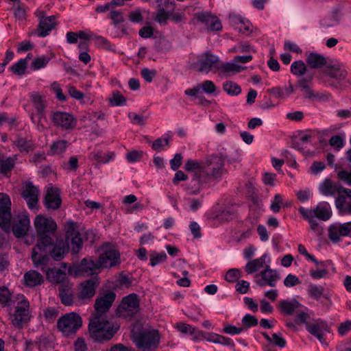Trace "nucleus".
Returning a JSON list of instances; mask_svg holds the SVG:
<instances>
[{
    "label": "nucleus",
    "mask_w": 351,
    "mask_h": 351,
    "mask_svg": "<svg viewBox=\"0 0 351 351\" xmlns=\"http://www.w3.org/2000/svg\"><path fill=\"white\" fill-rule=\"evenodd\" d=\"M223 90L229 95H237L241 93V87L232 81L226 82L223 84Z\"/></svg>",
    "instance_id": "obj_47"
},
{
    "label": "nucleus",
    "mask_w": 351,
    "mask_h": 351,
    "mask_svg": "<svg viewBox=\"0 0 351 351\" xmlns=\"http://www.w3.org/2000/svg\"><path fill=\"white\" fill-rule=\"evenodd\" d=\"M340 189L344 187L338 186L329 178H326L318 187L319 193L324 196H335L337 193L340 195L343 192Z\"/></svg>",
    "instance_id": "obj_27"
},
{
    "label": "nucleus",
    "mask_w": 351,
    "mask_h": 351,
    "mask_svg": "<svg viewBox=\"0 0 351 351\" xmlns=\"http://www.w3.org/2000/svg\"><path fill=\"white\" fill-rule=\"evenodd\" d=\"M82 245V240L79 234H75L71 238V247L73 253L79 252Z\"/></svg>",
    "instance_id": "obj_59"
},
{
    "label": "nucleus",
    "mask_w": 351,
    "mask_h": 351,
    "mask_svg": "<svg viewBox=\"0 0 351 351\" xmlns=\"http://www.w3.org/2000/svg\"><path fill=\"white\" fill-rule=\"evenodd\" d=\"M108 17L112 21L115 26L124 21L123 14L119 10H112L109 13Z\"/></svg>",
    "instance_id": "obj_61"
},
{
    "label": "nucleus",
    "mask_w": 351,
    "mask_h": 351,
    "mask_svg": "<svg viewBox=\"0 0 351 351\" xmlns=\"http://www.w3.org/2000/svg\"><path fill=\"white\" fill-rule=\"evenodd\" d=\"M133 342L140 351H153L159 344L160 336L157 330L149 328L134 327L132 330Z\"/></svg>",
    "instance_id": "obj_4"
},
{
    "label": "nucleus",
    "mask_w": 351,
    "mask_h": 351,
    "mask_svg": "<svg viewBox=\"0 0 351 351\" xmlns=\"http://www.w3.org/2000/svg\"><path fill=\"white\" fill-rule=\"evenodd\" d=\"M82 326L81 316L75 313L71 312L62 315L57 322V328L63 335L69 337L77 332Z\"/></svg>",
    "instance_id": "obj_6"
},
{
    "label": "nucleus",
    "mask_w": 351,
    "mask_h": 351,
    "mask_svg": "<svg viewBox=\"0 0 351 351\" xmlns=\"http://www.w3.org/2000/svg\"><path fill=\"white\" fill-rule=\"evenodd\" d=\"M241 277V271L239 269H229L225 276V279L230 282H236Z\"/></svg>",
    "instance_id": "obj_57"
},
{
    "label": "nucleus",
    "mask_w": 351,
    "mask_h": 351,
    "mask_svg": "<svg viewBox=\"0 0 351 351\" xmlns=\"http://www.w3.org/2000/svg\"><path fill=\"white\" fill-rule=\"evenodd\" d=\"M202 339L213 343L234 346V343L230 339L214 332H204Z\"/></svg>",
    "instance_id": "obj_37"
},
{
    "label": "nucleus",
    "mask_w": 351,
    "mask_h": 351,
    "mask_svg": "<svg viewBox=\"0 0 351 351\" xmlns=\"http://www.w3.org/2000/svg\"><path fill=\"white\" fill-rule=\"evenodd\" d=\"M199 86L201 87V90L208 95L213 94L217 90L215 84L208 80L204 81L202 84H199Z\"/></svg>",
    "instance_id": "obj_56"
},
{
    "label": "nucleus",
    "mask_w": 351,
    "mask_h": 351,
    "mask_svg": "<svg viewBox=\"0 0 351 351\" xmlns=\"http://www.w3.org/2000/svg\"><path fill=\"white\" fill-rule=\"evenodd\" d=\"M29 99L32 105L38 114L39 121H40L43 118V112L46 107L45 97L39 93L33 92L29 94Z\"/></svg>",
    "instance_id": "obj_32"
},
{
    "label": "nucleus",
    "mask_w": 351,
    "mask_h": 351,
    "mask_svg": "<svg viewBox=\"0 0 351 351\" xmlns=\"http://www.w3.org/2000/svg\"><path fill=\"white\" fill-rule=\"evenodd\" d=\"M50 119L54 125L60 128L63 130H71L77 125V120L75 117L66 112H51Z\"/></svg>",
    "instance_id": "obj_13"
},
{
    "label": "nucleus",
    "mask_w": 351,
    "mask_h": 351,
    "mask_svg": "<svg viewBox=\"0 0 351 351\" xmlns=\"http://www.w3.org/2000/svg\"><path fill=\"white\" fill-rule=\"evenodd\" d=\"M278 306L280 311L285 315H291L295 313L303 306L295 299L282 300L278 302Z\"/></svg>",
    "instance_id": "obj_31"
},
{
    "label": "nucleus",
    "mask_w": 351,
    "mask_h": 351,
    "mask_svg": "<svg viewBox=\"0 0 351 351\" xmlns=\"http://www.w3.org/2000/svg\"><path fill=\"white\" fill-rule=\"evenodd\" d=\"M294 92V88L291 84L284 88L275 87L271 90V93L278 98L285 99Z\"/></svg>",
    "instance_id": "obj_40"
},
{
    "label": "nucleus",
    "mask_w": 351,
    "mask_h": 351,
    "mask_svg": "<svg viewBox=\"0 0 351 351\" xmlns=\"http://www.w3.org/2000/svg\"><path fill=\"white\" fill-rule=\"evenodd\" d=\"M308 293L311 298L318 300L324 293V287L320 285H310L308 287Z\"/></svg>",
    "instance_id": "obj_53"
},
{
    "label": "nucleus",
    "mask_w": 351,
    "mask_h": 351,
    "mask_svg": "<svg viewBox=\"0 0 351 351\" xmlns=\"http://www.w3.org/2000/svg\"><path fill=\"white\" fill-rule=\"evenodd\" d=\"M62 199L60 197V190L53 186H49L47 189L45 197V204L47 209L56 210L61 205Z\"/></svg>",
    "instance_id": "obj_25"
},
{
    "label": "nucleus",
    "mask_w": 351,
    "mask_h": 351,
    "mask_svg": "<svg viewBox=\"0 0 351 351\" xmlns=\"http://www.w3.org/2000/svg\"><path fill=\"white\" fill-rule=\"evenodd\" d=\"M203 197H188L185 199L184 208L189 211L195 212L202 207Z\"/></svg>",
    "instance_id": "obj_41"
},
{
    "label": "nucleus",
    "mask_w": 351,
    "mask_h": 351,
    "mask_svg": "<svg viewBox=\"0 0 351 351\" xmlns=\"http://www.w3.org/2000/svg\"><path fill=\"white\" fill-rule=\"evenodd\" d=\"M16 303L14 313L11 315V321L14 326L20 327L29 319V304L26 298L21 294L15 297Z\"/></svg>",
    "instance_id": "obj_9"
},
{
    "label": "nucleus",
    "mask_w": 351,
    "mask_h": 351,
    "mask_svg": "<svg viewBox=\"0 0 351 351\" xmlns=\"http://www.w3.org/2000/svg\"><path fill=\"white\" fill-rule=\"evenodd\" d=\"M23 282L26 287L33 288L43 282V276L35 270H29L23 276Z\"/></svg>",
    "instance_id": "obj_34"
},
{
    "label": "nucleus",
    "mask_w": 351,
    "mask_h": 351,
    "mask_svg": "<svg viewBox=\"0 0 351 351\" xmlns=\"http://www.w3.org/2000/svg\"><path fill=\"white\" fill-rule=\"evenodd\" d=\"M16 156L14 157H9L0 162V171L6 173L10 171L14 165Z\"/></svg>",
    "instance_id": "obj_55"
},
{
    "label": "nucleus",
    "mask_w": 351,
    "mask_h": 351,
    "mask_svg": "<svg viewBox=\"0 0 351 351\" xmlns=\"http://www.w3.org/2000/svg\"><path fill=\"white\" fill-rule=\"evenodd\" d=\"M351 232V221L343 223H333L329 226L328 237L334 243L338 242L341 237H347Z\"/></svg>",
    "instance_id": "obj_21"
},
{
    "label": "nucleus",
    "mask_w": 351,
    "mask_h": 351,
    "mask_svg": "<svg viewBox=\"0 0 351 351\" xmlns=\"http://www.w3.org/2000/svg\"><path fill=\"white\" fill-rule=\"evenodd\" d=\"M313 79V76L300 79L297 82V86L303 92L305 97L312 99L313 97V91L309 86L308 82Z\"/></svg>",
    "instance_id": "obj_39"
},
{
    "label": "nucleus",
    "mask_w": 351,
    "mask_h": 351,
    "mask_svg": "<svg viewBox=\"0 0 351 351\" xmlns=\"http://www.w3.org/2000/svg\"><path fill=\"white\" fill-rule=\"evenodd\" d=\"M11 302V293L6 287H0V303L5 306L10 305Z\"/></svg>",
    "instance_id": "obj_60"
},
{
    "label": "nucleus",
    "mask_w": 351,
    "mask_h": 351,
    "mask_svg": "<svg viewBox=\"0 0 351 351\" xmlns=\"http://www.w3.org/2000/svg\"><path fill=\"white\" fill-rule=\"evenodd\" d=\"M118 328L101 315L92 317L88 325L89 334L91 338L96 341L110 340Z\"/></svg>",
    "instance_id": "obj_3"
},
{
    "label": "nucleus",
    "mask_w": 351,
    "mask_h": 351,
    "mask_svg": "<svg viewBox=\"0 0 351 351\" xmlns=\"http://www.w3.org/2000/svg\"><path fill=\"white\" fill-rule=\"evenodd\" d=\"M139 311V301L136 294L132 293L124 297L117 308L120 317H128L136 315Z\"/></svg>",
    "instance_id": "obj_12"
},
{
    "label": "nucleus",
    "mask_w": 351,
    "mask_h": 351,
    "mask_svg": "<svg viewBox=\"0 0 351 351\" xmlns=\"http://www.w3.org/2000/svg\"><path fill=\"white\" fill-rule=\"evenodd\" d=\"M345 138V134L333 136L330 138L329 143L332 147H335L337 150H339L344 145Z\"/></svg>",
    "instance_id": "obj_54"
},
{
    "label": "nucleus",
    "mask_w": 351,
    "mask_h": 351,
    "mask_svg": "<svg viewBox=\"0 0 351 351\" xmlns=\"http://www.w3.org/2000/svg\"><path fill=\"white\" fill-rule=\"evenodd\" d=\"M306 64L312 69H320L326 64V59L322 54L311 52L306 55Z\"/></svg>",
    "instance_id": "obj_36"
},
{
    "label": "nucleus",
    "mask_w": 351,
    "mask_h": 351,
    "mask_svg": "<svg viewBox=\"0 0 351 351\" xmlns=\"http://www.w3.org/2000/svg\"><path fill=\"white\" fill-rule=\"evenodd\" d=\"M47 278L53 283H60L65 280L66 278V266L62 265L61 267L47 269V265L45 270Z\"/></svg>",
    "instance_id": "obj_28"
},
{
    "label": "nucleus",
    "mask_w": 351,
    "mask_h": 351,
    "mask_svg": "<svg viewBox=\"0 0 351 351\" xmlns=\"http://www.w3.org/2000/svg\"><path fill=\"white\" fill-rule=\"evenodd\" d=\"M326 73L331 77L342 80L347 76V70L345 64L339 60L331 61L326 66Z\"/></svg>",
    "instance_id": "obj_26"
},
{
    "label": "nucleus",
    "mask_w": 351,
    "mask_h": 351,
    "mask_svg": "<svg viewBox=\"0 0 351 351\" xmlns=\"http://www.w3.org/2000/svg\"><path fill=\"white\" fill-rule=\"evenodd\" d=\"M194 19L198 22L204 23L206 28L210 31H220L222 29L221 21L215 15L208 12H197L194 15Z\"/></svg>",
    "instance_id": "obj_19"
},
{
    "label": "nucleus",
    "mask_w": 351,
    "mask_h": 351,
    "mask_svg": "<svg viewBox=\"0 0 351 351\" xmlns=\"http://www.w3.org/2000/svg\"><path fill=\"white\" fill-rule=\"evenodd\" d=\"M14 145L21 152H29L33 149L32 142L25 138L19 137L14 143Z\"/></svg>",
    "instance_id": "obj_44"
},
{
    "label": "nucleus",
    "mask_w": 351,
    "mask_h": 351,
    "mask_svg": "<svg viewBox=\"0 0 351 351\" xmlns=\"http://www.w3.org/2000/svg\"><path fill=\"white\" fill-rule=\"evenodd\" d=\"M263 337L266 340L279 348H284L286 346V340L282 337L280 333H274L271 337L269 336L268 334L263 332Z\"/></svg>",
    "instance_id": "obj_42"
},
{
    "label": "nucleus",
    "mask_w": 351,
    "mask_h": 351,
    "mask_svg": "<svg viewBox=\"0 0 351 351\" xmlns=\"http://www.w3.org/2000/svg\"><path fill=\"white\" fill-rule=\"evenodd\" d=\"M22 196L30 209H34L37 207L39 191L32 182H27L25 183Z\"/></svg>",
    "instance_id": "obj_23"
},
{
    "label": "nucleus",
    "mask_w": 351,
    "mask_h": 351,
    "mask_svg": "<svg viewBox=\"0 0 351 351\" xmlns=\"http://www.w3.org/2000/svg\"><path fill=\"white\" fill-rule=\"evenodd\" d=\"M306 330L324 344L326 343L324 337L330 332V327L326 320L317 319L310 324H306Z\"/></svg>",
    "instance_id": "obj_15"
},
{
    "label": "nucleus",
    "mask_w": 351,
    "mask_h": 351,
    "mask_svg": "<svg viewBox=\"0 0 351 351\" xmlns=\"http://www.w3.org/2000/svg\"><path fill=\"white\" fill-rule=\"evenodd\" d=\"M269 263V256L267 254H264L260 258L247 262L245 267V271L247 274H252L265 267Z\"/></svg>",
    "instance_id": "obj_29"
},
{
    "label": "nucleus",
    "mask_w": 351,
    "mask_h": 351,
    "mask_svg": "<svg viewBox=\"0 0 351 351\" xmlns=\"http://www.w3.org/2000/svg\"><path fill=\"white\" fill-rule=\"evenodd\" d=\"M116 298V294L112 291H108L101 294L95 300V308L97 313L106 312L112 306Z\"/></svg>",
    "instance_id": "obj_24"
},
{
    "label": "nucleus",
    "mask_w": 351,
    "mask_h": 351,
    "mask_svg": "<svg viewBox=\"0 0 351 351\" xmlns=\"http://www.w3.org/2000/svg\"><path fill=\"white\" fill-rule=\"evenodd\" d=\"M35 14L39 21L38 36L45 37L55 28L57 17L56 15L46 16L45 12L40 10H37Z\"/></svg>",
    "instance_id": "obj_14"
},
{
    "label": "nucleus",
    "mask_w": 351,
    "mask_h": 351,
    "mask_svg": "<svg viewBox=\"0 0 351 351\" xmlns=\"http://www.w3.org/2000/svg\"><path fill=\"white\" fill-rule=\"evenodd\" d=\"M169 139L167 137H162L156 139L152 143L153 149L157 152L162 151L165 147L169 145Z\"/></svg>",
    "instance_id": "obj_58"
},
{
    "label": "nucleus",
    "mask_w": 351,
    "mask_h": 351,
    "mask_svg": "<svg viewBox=\"0 0 351 351\" xmlns=\"http://www.w3.org/2000/svg\"><path fill=\"white\" fill-rule=\"evenodd\" d=\"M280 276L276 270L270 268L269 264L265 265L264 270L256 274L254 282L261 287L268 285L275 287Z\"/></svg>",
    "instance_id": "obj_17"
},
{
    "label": "nucleus",
    "mask_w": 351,
    "mask_h": 351,
    "mask_svg": "<svg viewBox=\"0 0 351 351\" xmlns=\"http://www.w3.org/2000/svg\"><path fill=\"white\" fill-rule=\"evenodd\" d=\"M129 20L132 23H141L143 21V10L139 8L131 11L128 14Z\"/></svg>",
    "instance_id": "obj_62"
},
{
    "label": "nucleus",
    "mask_w": 351,
    "mask_h": 351,
    "mask_svg": "<svg viewBox=\"0 0 351 351\" xmlns=\"http://www.w3.org/2000/svg\"><path fill=\"white\" fill-rule=\"evenodd\" d=\"M109 102L112 106H125L126 104L125 97L118 91L112 93L111 97L109 99Z\"/></svg>",
    "instance_id": "obj_52"
},
{
    "label": "nucleus",
    "mask_w": 351,
    "mask_h": 351,
    "mask_svg": "<svg viewBox=\"0 0 351 351\" xmlns=\"http://www.w3.org/2000/svg\"><path fill=\"white\" fill-rule=\"evenodd\" d=\"M298 212L308 223L310 229L317 234L322 232L317 221H328L332 216L331 207L326 202H321L311 208L300 206L298 208Z\"/></svg>",
    "instance_id": "obj_2"
},
{
    "label": "nucleus",
    "mask_w": 351,
    "mask_h": 351,
    "mask_svg": "<svg viewBox=\"0 0 351 351\" xmlns=\"http://www.w3.org/2000/svg\"><path fill=\"white\" fill-rule=\"evenodd\" d=\"M49 58L45 56H41L35 58L31 64L30 69L34 71H37L45 68L49 62Z\"/></svg>",
    "instance_id": "obj_45"
},
{
    "label": "nucleus",
    "mask_w": 351,
    "mask_h": 351,
    "mask_svg": "<svg viewBox=\"0 0 351 351\" xmlns=\"http://www.w3.org/2000/svg\"><path fill=\"white\" fill-rule=\"evenodd\" d=\"M34 223L40 238L45 237V234L53 232L57 228L56 223L52 218L44 215H38L35 218Z\"/></svg>",
    "instance_id": "obj_20"
},
{
    "label": "nucleus",
    "mask_w": 351,
    "mask_h": 351,
    "mask_svg": "<svg viewBox=\"0 0 351 351\" xmlns=\"http://www.w3.org/2000/svg\"><path fill=\"white\" fill-rule=\"evenodd\" d=\"M308 309H307L306 307L303 306L302 308H299V311H298L295 316V322L298 324H304L306 326V324H310L308 322V319L310 317L309 314L308 313Z\"/></svg>",
    "instance_id": "obj_50"
},
{
    "label": "nucleus",
    "mask_w": 351,
    "mask_h": 351,
    "mask_svg": "<svg viewBox=\"0 0 351 351\" xmlns=\"http://www.w3.org/2000/svg\"><path fill=\"white\" fill-rule=\"evenodd\" d=\"M137 197L133 194L126 195L123 198L122 204L125 205L124 210L126 213L131 214L143 209L144 206L142 204L135 203Z\"/></svg>",
    "instance_id": "obj_33"
},
{
    "label": "nucleus",
    "mask_w": 351,
    "mask_h": 351,
    "mask_svg": "<svg viewBox=\"0 0 351 351\" xmlns=\"http://www.w3.org/2000/svg\"><path fill=\"white\" fill-rule=\"evenodd\" d=\"M143 152L142 151L132 150L126 154L125 158L130 162H136L142 158Z\"/></svg>",
    "instance_id": "obj_63"
},
{
    "label": "nucleus",
    "mask_w": 351,
    "mask_h": 351,
    "mask_svg": "<svg viewBox=\"0 0 351 351\" xmlns=\"http://www.w3.org/2000/svg\"><path fill=\"white\" fill-rule=\"evenodd\" d=\"M27 69L26 60L20 59L10 67V71L15 75H22Z\"/></svg>",
    "instance_id": "obj_51"
},
{
    "label": "nucleus",
    "mask_w": 351,
    "mask_h": 351,
    "mask_svg": "<svg viewBox=\"0 0 351 351\" xmlns=\"http://www.w3.org/2000/svg\"><path fill=\"white\" fill-rule=\"evenodd\" d=\"M93 38L95 45L97 47L109 51H114L115 50L114 46L112 45L106 38L101 36H97L93 37Z\"/></svg>",
    "instance_id": "obj_43"
},
{
    "label": "nucleus",
    "mask_w": 351,
    "mask_h": 351,
    "mask_svg": "<svg viewBox=\"0 0 351 351\" xmlns=\"http://www.w3.org/2000/svg\"><path fill=\"white\" fill-rule=\"evenodd\" d=\"M30 220L28 216L23 215L17 217L16 220L12 226V231L17 237H21L26 234L29 230Z\"/></svg>",
    "instance_id": "obj_30"
},
{
    "label": "nucleus",
    "mask_w": 351,
    "mask_h": 351,
    "mask_svg": "<svg viewBox=\"0 0 351 351\" xmlns=\"http://www.w3.org/2000/svg\"><path fill=\"white\" fill-rule=\"evenodd\" d=\"M11 218L10 197L5 193H0V226L6 231L10 230Z\"/></svg>",
    "instance_id": "obj_16"
},
{
    "label": "nucleus",
    "mask_w": 351,
    "mask_h": 351,
    "mask_svg": "<svg viewBox=\"0 0 351 351\" xmlns=\"http://www.w3.org/2000/svg\"><path fill=\"white\" fill-rule=\"evenodd\" d=\"M102 269L99 265V260L94 261L92 258H84L78 267H69L68 274L75 277L80 276L81 273L86 276H92L97 274L99 269Z\"/></svg>",
    "instance_id": "obj_11"
},
{
    "label": "nucleus",
    "mask_w": 351,
    "mask_h": 351,
    "mask_svg": "<svg viewBox=\"0 0 351 351\" xmlns=\"http://www.w3.org/2000/svg\"><path fill=\"white\" fill-rule=\"evenodd\" d=\"M115 158V154L112 152L104 153L100 151L93 152L89 154V158L95 160L97 163L106 164Z\"/></svg>",
    "instance_id": "obj_38"
},
{
    "label": "nucleus",
    "mask_w": 351,
    "mask_h": 351,
    "mask_svg": "<svg viewBox=\"0 0 351 351\" xmlns=\"http://www.w3.org/2000/svg\"><path fill=\"white\" fill-rule=\"evenodd\" d=\"M220 59L219 56L206 51L197 56V61L193 63V68L198 72L208 74L210 72L217 73Z\"/></svg>",
    "instance_id": "obj_7"
},
{
    "label": "nucleus",
    "mask_w": 351,
    "mask_h": 351,
    "mask_svg": "<svg viewBox=\"0 0 351 351\" xmlns=\"http://www.w3.org/2000/svg\"><path fill=\"white\" fill-rule=\"evenodd\" d=\"M343 195H339L335 204L341 215H351V189H340Z\"/></svg>",
    "instance_id": "obj_22"
},
{
    "label": "nucleus",
    "mask_w": 351,
    "mask_h": 351,
    "mask_svg": "<svg viewBox=\"0 0 351 351\" xmlns=\"http://www.w3.org/2000/svg\"><path fill=\"white\" fill-rule=\"evenodd\" d=\"M245 67L237 64L234 59L230 62H221L219 61L217 73L231 75L239 73L244 70Z\"/></svg>",
    "instance_id": "obj_35"
},
{
    "label": "nucleus",
    "mask_w": 351,
    "mask_h": 351,
    "mask_svg": "<svg viewBox=\"0 0 351 351\" xmlns=\"http://www.w3.org/2000/svg\"><path fill=\"white\" fill-rule=\"evenodd\" d=\"M306 71V66L302 60L293 62L291 65V72L296 76H302Z\"/></svg>",
    "instance_id": "obj_46"
},
{
    "label": "nucleus",
    "mask_w": 351,
    "mask_h": 351,
    "mask_svg": "<svg viewBox=\"0 0 351 351\" xmlns=\"http://www.w3.org/2000/svg\"><path fill=\"white\" fill-rule=\"evenodd\" d=\"M99 283V282L97 277H95L81 283L77 295L78 301L81 304H83L92 298L95 294L96 289Z\"/></svg>",
    "instance_id": "obj_18"
},
{
    "label": "nucleus",
    "mask_w": 351,
    "mask_h": 351,
    "mask_svg": "<svg viewBox=\"0 0 351 351\" xmlns=\"http://www.w3.org/2000/svg\"><path fill=\"white\" fill-rule=\"evenodd\" d=\"M99 265L101 268H112L121 263L120 253L117 247L105 243L99 248Z\"/></svg>",
    "instance_id": "obj_8"
},
{
    "label": "nucleus",
    "mask_w": 351,
    "mask_h": 351,
    "mask_svg": "<svg viewBox=\"0 0 351 351\" xmlns=\"http://www.w3.org/2000/svg\"><path fill=\"white\" fill-rule=\"evenodd\" d=\"M184 169L194 174L195 179L191 182V184H193L194 186L189 187V191L191 193L195 194L199 192L201 183L204 182L202 174L204 171V162L188 160L185 162Z\"/></svg>",
    "instance_id": "obj_10"
},
{
    "label": "nucleus",
    "mask_w": 351,
    "mask_h": 351,
    "mask_svg": "<svg viewBox=\"0 0 351 351\" xmlns=\"http://www.w3.org/2000/svg\"><path fill=\"white\" fill-rule=\"evenodd\" d=\"M68 250L67 241L57 240L54 244H52L51 237H43L40 238L37 245L33 249L32 259L35 267L45 270L49 261V253L54 260L58 261L64 256Z\"/></svg>",
    "instance_id": "obj_1"
},
{
    "label": "nucleus",
    "mask_w": 351,
    "mask_h": 351,
    "mask_svg": "<svg viewBox=\"0 0 351 351\" xmlns=\"http://www.w3.org/2000/svg\"><path fill=\"white\" fill-rule=\"evenodd\" d=\"M167 254L164 252L160 253L156 252H152L149 258V265L155 267L156 265L165 262L167 260Z\"/></svg>",
    "instance_id": "obj_49"
},
{
    "label": "nucleus",
    "mask_w": 351,
    "mask_h": 351,
    "mask_svg": "<svg viewBox=\"0 0 351 351\" xmlns=\"http://www.w3.org/2000/svg\"><path fill=\"white\" fill-rule=\"evenodd\" d=\"M68 141L59 140L54 142L51 146V152L53 154H62L67 148Z\"/></svg>",
    "instance_id": "obj_48"
},
{
    "label": "nucleus",
    "mask_w": 351,
    "mask_h": 351,
    "mask_svg": "<svg viewBox=\"0 0 351 351\" xmlns=\"http://www.w3.org/2000/svg\"><path fill=\"white\" fill-rule=\"evenodd\" d=\"M337 176L339 180L343 181L347 185L351 186V171H348L346 170L339 171Z\"/></svg>",
    "instance_id": "obj_64"
},
{
    "label": "nucleus",
    "mask_w": 351,
    "mask_h": 351,
    "mask_svg": "<svg viewBox=\"0 0 351 351\" xmlns=\"http://www.w3.org/2000/svg\"><path fill=\"white\" fill-rule=\"evenodd\" d=\"M224 160L219 155H212L204 161V171L202 174L204 182L208 180H220L226 174Z\"/></svg>",
    "instance_id": "obj_5"
}]
</instances>
